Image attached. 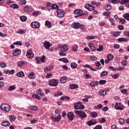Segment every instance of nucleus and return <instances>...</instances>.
<instances>
[{
	"mask_svg": "<svg viewBox=\"0 0 129 129\" xmlns=\"http://www.w3.org/2000/svg\"><path fill=\"white\" fill-rule=\"evenodd\" d=\"M75 113L78 115L80 117H81V119L83 120L85 118V117H87V115L86 114V113H85L83 111L81 110H75Z\"/></svg>",
	"mask_w": 129,
	"mask_h": 129,
	"instance_id": "1",
	"label": "nucleus"
},
{
	"mask_svg": "<svg viewBox=\"0 0 129 129\" xmlns=\"http://www.w3.org/2000/svg\"><path fill=\"white\" fill-rule=\"evenodd\" d=\"M0 108L2 111H6V112H8L11 110V106L8 104H2Z\"/></svg>",
	"mask_w": 129,
	"mask_h": 129,
	"instance_id": "2",
	"label": "nucleus"
},
{
	"mask_svg": "<svg viewBox=\"0 0 129 129\" xmlns=\"http://www.w3.org/2000/svg\"><path fill=\"white\" fill-rule=\"evenodd\" d=\"M114 108L119 110H123L125 108V106L120 102L116 103L114 105Z\"/></svg>",
	"mask_w": 129,
	"mask_h": 129,
	"instance_id": "3",
	"label": "nucleus"
},
{
	"mask_svg": "<svg viewBox=\"0 0 129 129\" xmlns=\"http://www.w3.org/2000/svg\"><path fill=\"white\" fill-rule=\"evenodd\" d=\"M48 83L50 86L55 87L58 85V80L56 79H51L48 81Z\"/></svg>",
	"mask_w": 129,
	"mask_h": 129,
	"instance_id": "4",
	"label": "nucleus"
},
{
	"mask_svg": "<svg viewBox=\"0 0 129 129\" xmlns=\"http://www.w3.org/2000/svg\"><path fill=\"white\" fill-rule=\"evenodd\" d=\"M45 59H46V57L45 55H42L41 57H36V62L37 64H41V63H44L45 62Z\"/></svg>",
	"mask_w": 129,
	"mask_h": 129,
	"instance_id": "5",
	"label": "nucleus"
},
{
	"mask_svg": "<svg viewBox=\"0 0 129 129\" xmlns=\"http://www.w3.org/2000/svg\"><path fill=\"white\" fill-rule=\"evenodd\" d=\"M40 26H41V24L37 21L32 22L31 24V26L34 29H38L40 28Z\"/></svg>",
	"mask_w": 129,
	"mask_h": 129,
	"instance_id": "6",
	"label": "nucleus"
},
{
	"mask_svg": "<svg viewBox=\"0 0 129 129\" xmlns=\"http://www.w3.org/2000/svg\"><path fill=\"white\" fill-rule=\"evenodd\" d=\"M61 118H62L61 114H59L57 116H55V117L54 116H51V119L52 120H53V121H57V122L60 121V119H61Z\"/></svg>",
	"mask_w": 129,
	"mask_h": 129,
	"instance_id": "7",
	"label": "nucleus"
},
{
	"mask_svg": "<svg viewBox=\"0 0 129 129\" xmlns=\"http://www.w3.org/2000/svg\"><path fill=\"white\" fill-rule=\"evenodd\" d=\"M67 116L69 120H73V118H74V112L73 111L69 112L68 113Z\"/></svg>",
	"mask_w": 129,
	"mask_h": 129,
	"instance_id": "8",
	"label": "nucleus"
},
{
	"mask_svg": "<svg viewBox=\"0 0 129 129\" xmlns=\"http://www.w3.org/2000/svg\"><path fill=\"white\" fill-rule=\"evenodd\" d=\"M23 10L25 13H30V12H32L33 8H32V7L30 6H24Z\"/></svg>",
	"mask_w": 129,
	"mask_h": 129,
	"instance_id": "9",
	"label": "nucleus"
},
{
	"mask_svg": "<svg viewBox=\"0 0 129 129\" xmlns=\"http://www.w3.org/2000/svg\"><path fill=\"white\" fill-rule=\"evenodd\" d=\"M26 56L27 58H29L30 59H32L34 57V53L32 52V49H29L27 50V52L26 53Z\"/></svg>",
	"mask_w": 129,
	"mask_h": 129,
	"instance_id": "10",
	"label": "nucleus"
},
{
	"mask_svg": "<svg viewBox=\"0 0 129 129\" xmlns=\"http://www.w3.org/2000/svg\"><path fill=\"white\" fill-rule=\"evenodd\" d=\"M85 8L87 9L88 11H90V12H92V11H94L95 8L94 7L91 6V5L89 4H86V5L85 6Z\"/></svg>",
	"mask_w": 129,
	"mask_h": 129,
	"instance_id": "11",
	"label": "nucleus"
},
{
	"mask_svg": "<svg viewBox=\"0 0 129 129\" xmlns=\"http://www.w3.org/2000/svg\"><path fill=\"white\" fill-rule=\"evenodd\" d=\"M57 15L58 18H63L64 17V11L60 9H58L57 11Z\"/></svg>",
	"mask_w": 129,
	"mask_h": 129,
	"instance_id": "12",
	"label": "nucleus"
},
{
	"mask_svg": "<svg viewBox=\"0 0 129 129\" xmlns=\"http://www.w3.org/2000/svg\"><path fill=\"white\" fill-rule=\"evenodd\" d=\"M74 13L76 15H78V16H76L75 17H80L81 16H83V11L81 10V9H78L74 11Z\"/></svg>",
	"mask_w": 129,
	"mask_h": 129,
	"instance_id": "13",
	"label": "nucleus"
},
{
	"mask_svg": "<svg viewBox=\"0 0 129 129\" xmlns=\"http://www.w3.org/2000/svg\"><path fill=\"white\" fill-rule=\"evenodd\" d=\"M59 48L61 52H66L68 50V46L66 44H63L61 46H59Z\"/></svg>",
	"mask_w": 129,
	"mask_h": 129,
	"instance_id": "14",
	"label": "nucleus"
},
{
	"mask_svg": "<svg viewBox=\"0 0 129 129\" xmlns=\"http://www.w3.org/2000/svg\"><path fill=\"white\" fill-rule=\"evenodd\" d=\"M21 54V50L18 48L15 49L13 51V56H19Z\"/></svg>",
	"mask_w": 129,
	"mask_h": 129,
	"instance_id": "15",
	"label": "nucleus"
},
{
	"mask_svg": "<svg viewBox=\"0 0 129 129\" xmlns=\"http://www.w3.org/2000/svg\"><path fill=\"white\" fill-rule=\"evenodd\" d=\"M87 124H88V125H89V126H91V125H94V124H96V121H95V120L92 119L88 121L87 122Z\"/></svg>",
	"mask_w": 129,
	"mask_h": 129,
	"instance_id": "16",
	"label": "nucleus"
},
{
	"mask_svg": "<svg viewBox=\"0 0 129 129\" xmlns=\"http://www.w3.org/2000/svg\"><path fill=\"white\" fill-rule=\"evenodd\" d=\"M27 64H28L27 61L20 60L17 62V66H18V67H22L23 65H27Z\"/></svg>",
	"mask_w": 129,
	"mask_h": 129,
	"instance_id": "17",
	"label": "nucleus"
},
{
	"mask_svg": "<svg viewBox=\"0 0 129 129\" xmlns=\"http://www.w3.org/2000/svg\"><path fill=\"white\" fill-rule=\"evenodd\" d=\"M72 27L74 28V29L77 30V29H79V28H80V23L78 22H74L72 24Z\"/></svg>",
	"mask_w": 129,
	"mask_h": 129,
	"instance_id": "18",
	"label": "nucleus"
},
{
	"mask_svg": "<svg viewBox=\"0 0 129 129\" xmlns=\"http://www.w3.org/2000/svg\"><path fill=\"white\" fill-rule=\"evenodd\" d=\"M43 46H44V48H46V49H47V50H49L50 47H51V46H52V44H50V42H44L43 43Z\"/></svg>",
	"mask_w": 129,
	"mask_h": 129,
	"instance_id": "19",
	"label": "nucleus"
},
{
	"mask_svg": "<svg viewBox=\"0 0 129 129\" xmlns=\"http://www.w3.org/2000/svg\"><path fill=\"white\" fill-rule=\"evenodd\" d=\"M45 26L47 27V28H48L49 29L52 28V23L51 22L49 21H46L45 23Z\"/></svg>",
	"mask_w": 129,
	"mask_h": 129,
	"instance_id": "20",
	"label": "nucleus"
},
{
	"mask_svg": "<svg viewBox=\"0 0 129 129\" xmlns=\"http://www.w3.org/2000/svg\"><path fill=\"white\" fill-rule=\"evenodd\" d=\"M78 85L74 84H72L70 85V88L71 89H76V88H78Z\"/></svg>",
	"mask_w": 129,
	"mask_h": 129,
	"instance_id": "21",
	"label": "nucleus"
},
{
	"mask_svg": "<svg viewBox=\"0 0 129 129\" xmlns=\"http://www.w3.org/2000/svg\"><path fill=\"white\" fill-rule=\"evenodd\" d=\"M32 97L33 98H35V99H38V100H40V99H41V97L35 93H33L32 94Z\"/></svg>",
	"mask_w": 129,
	"mask_h": 129,
	"instance_id": "22",
	"label": "nucleus"
},
{
	"mask_svg": "<svg viewBox=\"0 0 129 129\" xmlns=\"http://www.w3.org/2000/svg\"><path fill=\"white\" fill-rule=\"evenodd\" d=\"M2 124L3 126H9L11 123L8 121H4L2 122Z\"/></svg>",
	"mask_w": 129,
	"mask_h": 129,
	"instance_id": "23",
	"label": "nucleus"
},
{
	"mask_svg": "<svg viewBox=\"0 0 129 129\" xmlns=\"http://www.w3.org/2000/svg\"><path fill=\"white\" fill-rule=\"evenodd\" d=\"M89 47L92 50V51H96V48L94 47V45L92 43L89 44Z\"/></svg>",
	"mask_w": 129,
	"mask_h": 129,
	"instance_id": "24",
	"label": "nucleus"
},
{
	"mask_svg": "<svg viewBox=\"0 0 129 129\" xmlns=\"http://www.w3.org/2000/svg\"><path fill=\"white\" fill-rule=\"evenodd\" d=\"M17 77H24L25 76V73L23 72H20L16 74Z\"/></svg>",
	"mask_w": 129,
	"mask_h": 129,
	"instance_id": "25",
	"label": "nucleus"
},
{
	"mask_svg": "<svg viewBox=\"0 0 129 129\" xmlns=\"http://www.w3.org/2000/svg\"><path fill=\"white\" fill-rule=\"evenodd\" d=\"M28 108L31 110H34V111L38 110V107H37L36 106H29Z\"/></svg>",
	"mask_w": 129,
	"mask_h": 129,
	"instance_id": "26",
	"label": "nucleus"
},
{
	"mask_svg": "<svg viewBox=\"0 0 129 129\" xmlns=\"http://www.w3.org/2000/svg\"><path fill=\"white\" fill-rule=\"evenodd\" d=\"M10 8H12L14 10L19 9V6L18 5V4H11L10 5Z\"/></svg>",
	"mask_w": 129,
	"mask_h": 129,
	"instance_id": "27",
	"label": "nucleus"
},
{
	"mask_svg": "<svg viewBox=\"0 0 129 129\" xmlns=\"http://www.w3.org/2000/svg\"><path fill=\"white\" fill-rule=\"evenodd\" d=\"M10 121H15L16 120V117L14 115H10L9 116Z\"/></svg>",
	"mask_w": 129,
	"mask_h": 129,
	"instance_id": "28",
	"label": "nucleus"
},
{
	"mask_svg": "<svg viewBox=\"0 0 129 129\" xmlns=\"http://www.w3.org/2000/svg\"><path fill=\"white\" fill-rule=\"evenodd\" d=\"M107 58L108 60H109V61H111V60L113 59L114 56L113 55H112V54L110 53L107 56Z\"/></svg>",
	"mask_w": 129,
	"mask_h": 129,
	"instance_id": "29",
	"label": "nucleus"
},
{
	"mask_svg": "<svg viewBox=\"0 0 129 129\" xmlns=\"http://www.w3.org/2000/svg\"><path fill=\"white\" fill-rule=\"evenodd\" d=\"M98 115L97 114V113L96 112H92L91 113V116L93 117V118H95V117H97Z\"/></svg>",
	"mask_w": 129,
	"mask_h": 129,
	"instance_id": "30",
	"label": "nucleus"
},
{
	"mask_svg": "<svg viewBox=\"0 0 129 129\" xmlns=\"http://www.w3.org/2000/svg\"><path fill=\"white\" fill-rule=\"evenodd\" d=\"M51 10H59V6L56 4H53L51 6Z\"/></svg>",
	"mask_w": 129,
	"mask_h": 129,
	"instance_id": "31",
	"label": "nucleus"
},
{
	"mask_svg": "<svg viewBox=\"0 0 129 129\" xmlns=\"http://www.w3.org/2000/svg\"><path fill=\"white\" fill-rule=\"evenodd\" d=\"M26 32L25 30L20 29L17 32V34H21V35H23V34H25Z\"/></svg>",
	"mask_w": 129,
	"mask_h": 129,
	"instance_id": "32",
	"label": "nucleus"
},
{
	"mask_svg": "<svg viewBox=\"0 0 129 129\" xmlns=\"http://www.w3.org/2000/svg\"><path fill=\"white\" fill-rule=\"evenodd\" d=\"M16 89V87L14 85L11 86L8 88V91H13Z\"/></svg>",
	"mask_w": 129,
	"mask_h": 129,
	"instance_id": "33",
	"label": "nucleus"
},
{
	"mask_svg": "<svg viewBox=\"0 0 129 129\" xmlns=\"http://www.w3.org/2000/svg\"><path fill=\"white\" fill-rule=\"evenodd\" d=\"M71 67L73 69H76V68H77V64H76L75 62H72L71 64Z\"/></svg>",
	"mask_w": 129,
	"mask_h": 129,
	"instance_id": "34",
	"label": "nucleus"
},
{
	"mask_svg": "<svg viewBox=\"0 0 129 129\" xmlns=\"http://www.w3.org/2000/svg\"><path fill=\"white\" fill-rule=\"evenodd\" d=\"M118 42H127V39L122 37L117 39Z\"/></svg>",
	"mask_w": 129,
	"mask_h": 129,
	"instance_id": "35",
	"label": "nucleus"
},
{
	"mask_svg": "<svg viewBox=\"0 0 129 129\" xmlns=\"http://www.w3.org/2000/svg\"><path fill=\"white\" fill-rule=\"evenodd\" d=\"M123 17L127 21H129V13H125L123 15Z\"/></svg>",
	"mask_w": 129,
	"mask_h": 129,
	"instance_id": "36",
	"label": "nucleus"
},
{
	"mask_svg": "<svg viewBox=\"0 0 129 129\" xmlns=\"http://www.w3.org/2000/svg\"><path fill=\"white\" fill-rule=\"evenodd\" d=\"M20 21H21V22H26L27 21V17L25 16H21Z\"/></svg>",
	"mask_w": 129,
	"mask_h": 129,
	"instance_id": "37",
	"label": "nucleus"
},
{
	"mask_svg": "<svg viewBox=\"0 0 129 129\" xmlns=\"http://www.w3.org/2000/svg\"><path fill=\"white\" fill-rule=\"evenodd\" d=\"M77 103H78L79 105H80V109H81L82 110H83V109H84V105H82V103H81V102H77Z\"/></svg>",
	"mask_w": 129,
	"mask_h": 129,
	"instance_id": "38",
	"label": "nucleus"
},
{
	"mask_svg": "<svg viewBox=\"0 0 129 129\" xmlns=\"http://www.w3.org/2000/svg\"><path fill=\"white\" fill-rule=\"evenodd\" d=\"M99 93L100 95L102 96L106 95V91H104V90H100Z\"/></svg>",
	"mask_w": 129,
	"mask_h": 129,
	"instance_id": "39",
	"label": "nucleus"
},
{
	"mask_svg": "<svg viewBox=\"0 0 129 129\" xmlns=\"http://www.w3.org/2000/svg\"><path fill=\"white\" fill-rule=\"evenodd\" d=\"M67 77H62L60 79L61 83H65L67 81Z\"/></svg>",
	"mask_w": 129,
	"mask_h": 129,
	"instance_id": "40",
	"label": "nucleus"
},
{
	"mask_svg": "<svg viewBox=\"0 0 129 129\" xmlns=\"http://www.w3.org/2000/svg\"><path fill=\"white\" fill-rule=\"evenodd\" d=\"M78 50V45H75L72 47V51L74 52H76Z\"/></svg>",
	"mask_w": 129,
	"mask_h": 129,
	"instance_id": "41",
	"label": "nucleus"
},
{
	"mask_svg": "<svg viewBox=\"0 0 129 129\" xmlns=\"http://www.w3.org/2000/svg\"><path fill=\"white\" fill-rule=\"evenodd\" d=\"M129 2V0H119V3L123 5V4H126Z\"/></svg>",
	"mask_w": 129,
	"mask_h": 129,
	"instance_id": "42",
	"label": "nucleus"
},
{
	"mask_svg": "<svg viewBox=\"0 0 129 129\" xmlns=\"http://www.w3.org/2000/svg\"><path fill=\"white\" fill-rule=\"evenodd\" d=\"M74 105L75 106V109H80V105H79L78 103H75Z\"/></svg>",
	"mask_w": 129,
	"mask_h": 129,
	"instance_id": "43",
	"label": "nucleus"
},
{
	"mask_svg": "<svg viewBox=\"0 0 129 129\" xmlns=\"http://www.w3.org/2000/svg\"><path fill=\"white\" fill-rule=\"evenodd\" d=\"M103 50V46L101 45H99L98 48L96 49L98 52H100Z\"/></svg>",
	"mask_w": 129,
	"mask_h": 129,
	"instance_id": "44",
	"label": "nucleus"
},
{
	"mask_svg": "<svg viewBox=\"0 0 129 129\" xmlns=\"http://www.w3.org/2000/svg\"><path fill=\"white\" fill-rule=\"evenodd\" d=\"M22 42L19 41L13 43V45H17V46H22Z\"/></svg>",
	"mask_w": 129,
	"mask_h": 129,
	"instance_id": "45",
	"label": "nucleus"
},
{
	"mask_svg": "<svg viewBox=\"0 0 129 129\" xmlns=\"http://www.w3.org/2000/svg\"><path fill=\"white\" fill-rule=\"evenodd\" d=\"M106 11H110L111 10V6L110 5H108L105 7Z\"/></svg>",
	"mask_w": 129,
	"mask_h": 129,
	"instance_id": "46",
	"label": "nucleus"
},
{
	"mask_svg": "<svg viewBox=\"0 0 129 129\" xmlns=\"http://www.w3.org/2000/svg\"><path fill=\"white\" fill-rule=\"evenodd\" d=\"M0 66L1 68H6L7 67V64L4 62H2L0 63Z\"/></svg>",
	"mask_w": 129,
	"mask_h": 129,
	"instance_id": "47",
	"label": "nucleus"
},
{
	"mask_svg": "<svg viewBox=\"0 0 129 129\" xmlns=\"http://www.w3.org/2000/svg\"><path fill=\"white\" fill-rule=\"evenodd\" d=\"M30 79H34V73H31L28 76Z\"/></svg>",
	"mask_w": 129,
	"mask_h": 129,
	"instance_id": "48",
	"label": "nucleus"
},
{
	"mask_svg": "<svg viewBox=\"0 0 129 129\" xmlns=\"http://www.w3.org/2000/svg\"><path fill=\"white\" fill-rule=\"evenodd\" d=\"M52 4L49 3H47V7H46L47 10L52 9Z\"/></svg>",
	"mask_w": 129,
	"mask_h": 129,
	"instance_id": "49",
	"label": "nucleus"
},
{
	"mask_svg": "<svg viewBox=\"0 0 129 129\" xmlns=\"http://www.w3.org/2000/svg\"><path fill=\"white\" fill-rule=\"evenodd\" d=\"M19 4L21 6H23V5H26L27 4V1L26 0H20Z\"/></svg>",
	"mask_w": 129,
	"mask_h": 129,
	"instance_id": "50",
	"label": "nucleus"
},
{
	"mask_svg": "<svg viewBox=\"0 0 129 129\" xmlns=\"http://www.w3.org/2000/svg\"><path fill=\"white\" fill-rule=\"evenodd\" d=\"M96 37L94 36H88L87 37L86 39L87 40H93V39H95Z\"/></svg>",
	"mask_w": 129,
	"mask_h": 129,
	"instance_id": "51",
	"label": "nucleus"
},
{
	"mask_svg": "<svg viewBox=\"0 0 129 129\" xmlns=\"http://www.w3.org/2000/svg\"><path fill=\"white\" fill-rule=\"evenodd\" d=\"M109 3H111L112 4H117L118 3V0H109Z\"/></svg>",
	"mask_w": 129,
	"mask_h": 129,
	"instance_id": "52",
	"label": "nucleus"
},
{
	"mask_svg": "<svg viewBox=\"0 0 129 129\" xmlns=\"http://www.w3.org/2000/svg\"><path fill=\"white\" fill-rule=\"evenodd\" d=\"M103 15L104 16H106L107 17H109V15H110V12H105L103 13Z\"/></svg>",
	"mask_w": 129,
	"mask_h": 129,
	"instance_id": "53",
	"label": "nucleus"
},
{
	"mask_svg": "<svg viewBox=\"0 0 129 129\" xmlns=\"http://www.w3.org/2000/svg\"><path fill=\"white\" fill-rule=\"evenodd\" d=\"M62 61L63 63H69V61L67 58L63 57L62 58Z\"/></svg>",
	"mask_w": 129,
	"mask_h": 129,
	"instance_id": "54",
	"label": "nucleus"
},
{
	"mask_svg": "<svg viewBox=\"0 0 129 129\" xmlns=\"http://www.w3.org/2000/svg\"><path fill=\"white\" fill-rule=\"evenodd\" d=\"M119 122L120 124H123L124 123V120L122 118H120L119 120Z\"/></svg>",
	"mask_w": 129,
	"mask_h": 129,
	"instance_id": "55",
	"label": "nucleus"
},
{
	"mask_svg": "<svg viewBox=\"0 0 129 129\" xmlns=\"http://www.w3.org/2000/svg\"><path fill=\"white\" fill-rule=\"evenodd\" d=\"M111 76L112 78H114V79H116L117 78H118V77L119 76V75L117 74H114V75H112Z\"/></svg>",
	"mask_w": 129,
	"mask_h": 129,
	"instance_id": "56",
	"label": "nucleus"
},
{
	"mask_svg": "<svg viewBox=\"0 0 129 129\" xmlns=\"http://www.w3.org/2000/svg\"><path fill=\"white\" fill-rule=\"evenodd\" d=\"M100 84H105L106 83V80H102L99 81Z\"/></svg>",
	"mask_w": 129,
	"mask_h": 129,
	"instance_id": "57",
	"label": "nucleus"
},
{
	"mask_svg": "<svg viewBox=\"0 0 129 129\" xmlns=\"http://www.w3.org/2000/svg\"><path fill=\"white\" fill-rule=\"evenodd\" d=\"M93 129H102V126L101 125H97Z\"/></svg>",
	"mask_w": 129,
	"mask_h": 129,
	"instance_id": "58",
	"label": "nucleus"
},
{
	"mask_svg": "<svg viewBox=\"0 0 129 129\" xmlns=\"http://www.w3.org/2000/svg\"><path fill=\"white\" fill-rule=\"evenodd\" d=\"M40 14V12L36 11L33 13V16H34L35 17H37V16H38V15Z\"/></svg>",
	"mask_w": 129,
	"mask_h": 129,
	"instance_id": "59",
	"label": "nucleus"
},
{
	"mask_svg": "<svg viewBox=\"0 0 129 129\" xmlns=\"http://www.w3.org/2000/svg\"><path fill=\"white\" fill-rule=\"evenodd\" d=\"M119 35H120V32H115L113 34V36H114L115 37H118Z\"/></svg>",
	"mask_w": 129,
	"mask_h": 129,
	"instance_id": "60",
	"label": "nucleus"
},
{
	"mask_svg": "<svg viewBox=\"0 0 129 129\" xmlns=\"http://www.w3.org/2000/svg\"><path fill=\"white\" fill-rule=\"evenodd\" d=\"M119 22H121V24H123L125 23V20L122 18L119 19Z\"/></svg>",
	"mask_w": 129,
	"mask_h": 129,
	"instance_id": "61",
	"label": "nucleus"
},
{
	"mask_svg": "<svg viewBox=\"0 0 129 129\" xmlns=\"http://www.w3.org/2000/svg\"><path fill=\"white\" fill-rule=\"evenodd\" d=\"M107 74V72L103 71L101 73V76H106V75Z\"/></svg>",
	"mask_w": 129,
	"mask_h": 129,
	"instance_id": "62",
	"label": "nucleus"
},
{
	"mask_svg": "<svg viewBox=\"0 0 129 129\" xmlns=\"http://www.w3.org/2000/svg\"><path fill=\"white\" fill-rule=\"evenodd\" d=\"M121 65H124V66H126V65H127V61L126 60H123L121 62Z\"/></svg>",
	"mask_w": 129,
	"mask_h": 129,
	"instance_id": "63",
	"label": "nucleus"
},
{
	"mask_svg": "<svg viewBox=\"0 0 129 129\" xmlns=\"http://www.w3.org/2000/svg\"><path fill=\"white\" fill-rule=\"evenodd\" d=\"M124 36H126V37H129V31H125L124 32Z\"/></svg>",
	"mask_w": 129,
	"mask_h": 129,
	"instance_id": "64",
	"label": "nucleus"
}]
</instances>
